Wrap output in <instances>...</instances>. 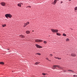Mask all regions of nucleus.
<instances>
[{"instance_id": "32", "label": "nucleus", "mask_w": 77, "mask_h": 77, "mask_svg": "<svg viewBox=\"0 0 77 77\" xmlns=\"http://www.w3.org/2000/svg\"><path fill=\"white\" fill-rule=\"evenodd\" d=\"M49 61H51V60H49Z\"/></svg>"}, {"instance_id": "26", "label": "nucleus", "mask_w": 77, "mask_h": 77, "mask_svg": "<svg viewBox=\"0 0 77 77\" xmlns=\"http://www.w3.org/2000/svg\"><path fill=\"white\" fill-rule=\"evenodd\" d=\"M28 7L30 8H31V6H28V7H27L26 8H27Z\"/></svg>"}, {"instance_id": "27", "label": "nucleus", "mask_w": 77, "mask_h": 77, "mask_svg": "<svg viewBox=\"0 0 77 77\" xmlns=\"http://www.w3.org/2000/svg\"><path fill=\"white\" fill-rule=\"evenodd\" d=\"M50 56H51V57L53 56V55H52V54H50Z\"/></svg>"}, {"instance_id": "35", "label": "nucleus", "mask_w": 77, "mask_h": 77, "mask_svg": "<svg viewBox=\"0 0 77 77\" xmlns=\"http://www.w3.org/2000/svg\"><path fill=\"white\" fill-rule=\"evenodd\" d=\"M8 50H9V49H8Z\"/></svg>"}, {"instance_id": "31", "label": "nucleus", "mask_w": 77, "mask_h": 77, "mask_svg": "<svg viewBox=\"0 0 77 77\" xmlns=\"http://www.w3.org/2000/svg\"><path fill=\"white\" fill-rule=\"evenodd\" d=\"M69 1H71V0H68Z\"/></svg>"}, {"instance_id": "4", "label": "nucleus", "mask_w": 77, "mask_h": 77, "mask_svg": "<svg viewBox=\"0 0 77 77\" xmlns=\"http://www.w3.org/2000/svg\"><path fill=\"white\" fill-rule=\"evenodd\" d=\"M35 42H42L43 41L42 40H39L38 39H36L35 41Z\"/></svg>"}, {"instance_id": "12", "label": "nucleus", "mask_w": 77, "mask_h": 77, "mask_svg": "<svg viewBox=\"0 0 77 77\" xmlns=\"http://www.w3.org/2000/svg\"><path fill=\"white\" fill-rule=\"evenodd\" d=\"M19 36L21 37V38H24V37L23 35H20Z\"/></svg>"}, {"instance_id": "8", "label": "nucleus", "mask_w": 77, "mask_h": 77, "mask_svg": "<svg viewBox=\"0 0 77 77\" xmlns=\"http://www.w3.org/2000/svg\"><path fill=\"white\" fill-rule=\"evenodd\" d=\"M54 58H55V59H58V60H60L62 59L61 58H59L58 57H54Z\"/></svg>"}, {"instance_id": "19", "label": "nucleus", "mask_w": 77, "mask_h": 77, "mask_svg": "<svg viewBox=\"0 0 77 77\" xmlns=\"http://www.w3.org/2000/svg\"><path fill=\"white\" fill-rule=\"evenodd\" d=\"M69 41V38H67L66 39V41Z\"/></svg>"}, {"instance_id": "25", "label": "nucleus", "mask_w": 77, "mask_h": 77, "mask_svg": "<svg viewBox=\"0 0 77 77\" xmlns=\"http://www.w3.org/2000/svg\"><path fill=\"white\" fill-rule=\"evenodd\" d=\"M47 42L46 41H44V44H47Z\"/></svg>"}, {"instance_id": "20", "label": "nucleus", "mask_w": 77, "mask_h": 77, "mask_svg": "<svg viewBox=\"0 0 77 77\" xmlns=\"http://www.w3.org/2000/svg\"><path fill=\"white\" fill-rule=\"evenodd\" d=\"M0 64H1L2 65H4V63H3L2 62H0Z\"/></svg>"}, {"instance_id": "10", "label": "nucleus", "mask_w": 77, "mask_h": 77, "mask_svg": "<svg viewBox=\"0 0 77 77\" xmlns=\"http://www.w3.org/2000/svg\"><path fill=\"white\" fill-rule=\"evenodd\" d=\"M26 33L27 34H29V33H30V32L29 31H26Z\"/></svg>"}, {"instance_id": "5", "label": "nucleus", "mask_w": 77, "mask_h": 77, "mask_svg": "<svg viewBox=\"0 0 77 77\" xmlns=\"http://www.w3.org/2000/svg\"><path fill=\"white\" fill-rule=\"evenodd\" d=\"M35 46L36 47H37V48H42V47L39 45H38L36 44Z\"/></svg>"}, {"instance_id": "33", "label": "nucleus", "mask_w": 77, "mask_h": 77, "mask_svg": "<svg viewBox=\"0 0 77 77\" xmlns=\"http://www.w3.org/2000/svg\"><path fill=\"white\" fill-rule=\"evenodd\" d=\"M76 77H77V75H76Z\"/></svg>"}, {"instance_id": "6", "label": "nucleus", "mask_w": 77, "mask_h": 77, "mask_svg": "<svg viewBox=\"0 0 77 77\" xmlns=\"http://www.w3.org/2000/svg\"><path fill=\"white\" fill-rule=\"evenodd\" d=\"M1 5L3 6H5L6 5V3L4 2H2L1 3Z\"/></svg>"}, {"instance_id": "3", "label": "nucleus", "mask_w": 77, "mask_h": 77, "mask_svg": "<svg viewBox=\"0 0 77 77\" xmlns=\"http://www.w3.org/2000/svg\"><path fill=\"white\" fill-rule=\"evenodd\" d=\"M51 30L52 32H58V31H59L57 29H51Z\"/></svg>"}, {"instance_id": "9", "label": "nucleus", "mask_w": 77, "mask_h": 77, "mask_svg": "<svg viewBox=\"0 0 77 77\" xmlns=\"http://www.w3.org/2000/svg\"><path fill=\"white\" fill-rule=\"evenodd\" d=\"M68 71H69V72H74V71L71 70H68Z\"/></svg>"}, {"instance_id": "16", "label": "nucleus", "mask_w": 77, "mask_h": 77, "mask_svg": "<svg viewBox=\"0 0 77 77\" xmlns=\"http://www.w3.org/2000/svg\"><path fill=\"white\" fill-rule=\"evenodd\" d=\"M57 35H58V36H60L61 35H60V34H59L58 33H57Z\"/></svg>"}, {"instance_id": "30", "label": "nucleus", "mask_w": 77, "mask_h": 77, "mask_svg": "<svg viewBox=\"0 0 77 77\" xmlns=\"http://www.w3.org/2000/svg\"><path fill=\"white\" fill-rule=\"evenodd\" d=\"M62 2H61V3L62 4Z\"/></svg>"}, {"instance_id": "1", "label": "nucleus", "mask_w": 77, "mask_h": 77, "mask_svg": "<svg viewBox=\"0 0 77 77\" xmlns=\"http://www.w3.org/2000/svg\"><path fill=\"white\" fill-rule=\"evenodd\" d=\"M56 68H60V69H63V68L60 66L58 65H53L52 67V69H54Z\"/></svg>"}, {"instance_id": "17", "label": "nucleus", "mask_w": 77, "mask_h": 77, "mask_svg": "<svg viewBox=\"0 0 77 77\" xmlns=\"http://www.w3.org/2000/svg\"><path fill=\"white\" fill-rule=\"evenodd\" d=\"M35 54H37L38 55H39V56H40L41 54L39 53H37Z\"/></svg>"}, {"instance_id": "28", "label": "nucleus", "mask_w": 77, "mask_h": 77, "mask_svg": "<svg viewBox=\"0 0 77 77\" xmlns=\"http://www.w3.org/2000/svg\"><path fill=\"white\" fill-rule=\"evenodd\" d=\"M46 59L48 60H49V59H48V58H46Z\"/></svg>"}, {"instance_id": "11", "label": "nucleus", "mask_w": 77, "mask_h": 77, "mask_svg": "<svg viewBox=\"0 0 77 77\" xmlns=\"http://www.w3.org/2000/svg\"><path fill=\"white\" fill-rule=\"evenodd\" d=\"M74 10L75 11V12H76V11H77V7H75L74 8Z\"/></svg>"}, {"instance_id": "36", "label": "nucleus", "mask_w": 77, "mask_h": 77, "mask_svg": "<svg viewBox=\"0 0 77 77\" xmlns=\"http://www.w3.org/2000/svg\"><path fill=\"white\" fill-rule=\"evenodd\" d=\"M58 0V1L59 0Z\"/></svg>"}, {"instance_id": "34", "label": "nucleus", "mask_w": 77, "mask_h": 77, "mask_svg": "<svg viewBox=\"0 0 77 77\" xmlns=\"http://www.w3.org/2000/svg\"><path fill=\"white\" fill-rule=\"evenodd\" d=\"M32 32H34V31H32Z\"/></svg>"}, {"instance_id": "14", "label": "nucleus", "mask_w": 77, "mask_h": 77, "mask_svg": "<svg viewBox=\"0 0 77 77\" xmlns=\"http://www.w3.org/2000/svg\"><path fill=\"white\" fill-rule=\"evenodd\" d=\"M39 63V62H36L35 63V65H38Z\"/></svg>"}, {"instance_id": "21", "label": "nucleus", "mask_w": 77, "mask_h": 77, "mask_svg": "<svg viewBox=\"0 0 77 77\" xmlns=\"http://www.w3.org/2000/svg\"><path fill=\"white\" fill-rule=\"evenodd\" d=\"M63 35L64 36H66V34L65 33L63 34Z\"/></svg>"}, {"instance_id": "13", "label": "nucleus", "mask_w": 77, "mask_h": 77, "mask_svg": "<svg viewBox=\"0 0 77 77\" xmlns=\"http://www.w3.org/2000/svg\"><path fill=\"white\" fill-rule=\"evenodd\" d=\"M17 5L18 6H19V7H21V4L20 3H19Z\"/></svg>"}, {"instance_id": "15", "label": "nucleus", "mask_w": 77, "mask_h": 77, "mask_svg": "<svg viewBox=\"0 0 77 77\" xmlns=\"http://www.w3.org/2000/svg\"><path fill=\"white\" fill-rule=\"evenodd\" d=\"M57 0H55L54 2V4H56V2H57Z\"/></svg>"}, {"instance_id": "29", "label": "nucleus", "mask_w": 77, "mask_h": 77, "mask_svg": "<svg viewBox=\"0 0 77 77\" xmlns=\"http://www.w3.org/2000/svg\"><path fill=\"white\" fill-rule=\"evenodd\" d=\"M73 77H76V75H73Z\"/></svg>"}, {"instance_id": "24", "label": "nucleus", "mask_w": 77, "mask_h": 77, "mask_svg": "<svg viewBox=\"0 0 77 77\" xmlns=\"http://www.w3.org/2000/svg\"><path fill=\"white\" fill-rule=\"evenodd\" d=\"M6 24H4V25H2V26H3V27H5L6 26Z\"/></svg>"}, {"instance_id": "7", "label": "nucleus", "mask_w": 77, "mask_h": 77, "mask_svg": "<svg viewBox=\"0 0 77 77\" xmlns=\"http://www.w3.org/2000/svg\"><path fill=\"white\" fill-rule=\"evenodd\" d=\"M77 55H76L74 53H72L71 54V56H72V57H75Z\"/></svg>"}, {"instance_id": "22", "label": "nucleus", "mask_w": 77, "mask_h": 77, "mask_svg": "<svg viewBox=\"0 0 77 77\" xmlns=\"http://www.w3.org/2000/svg\"><path fill=\"white\" fill-rule=\"evenodd\" d=\"M42 74L43 75H46V74L44 73H43Z\"/></svg>"}, {"instance_id": "37", "label": "nucleus", "mask_w": 77, "mask_h": 77, "mask_svg": "<svg viewBox=\"0 0 77 77\" xmlns=\"http://www.w3.org/2000/svg\"><path fill=\"white\" fill-rule=\"evenodd\" d=\"M42 77H43V76H42Z\"/></svg>"}, {"instance_id": "2", "label": "nucleus", "mask_w": 77, "mask_h": 77, "mask_svg": "<svg viewBox=\"0 0 77 77\" xmlns=\"http://www.w3.org/2000/svg\"><path fill=\"white\" fill-rule=\"evenodd\" d=\"M5 17L7 18H8V17H9V18H11L12 17V15L10 14H6L5 15Z\"/></svg>"}, {"instance_id": "23", "label": "nucleus", "mask_w": 77, "mask_h": 77, "mask_svg": "<svg viewBox=\"0 0 77 77\" xmlns=\"http://www.w3.org/2000/svg\"><path fill=\"white\" fill-rule=\"evenodd\" d=\"M26 24V25H28L29 24V22H27Z\"/></svg>"}, {"instance_id": "18", "label": "nucleus", "mask_w": 77, "mask_h": 77, "mask_svg": "<svg viewBox=\"0 0 77 77\" xmlns=\"http://www.w3.org/2000/svg\"><path fill=\"white\" fill-rule=\"evenodd\" d=\"M27 24H26V23H25L24 25L23 26V27H26V26H27Z\"/></svg>"}]
</instances>
